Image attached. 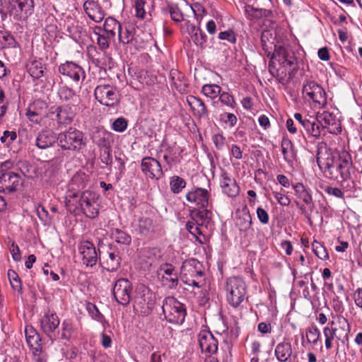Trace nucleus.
I'll return each instance as SVG.
<instances>
[{
  "mask_svg": "<svg viewBox=\"0 0 362 362\" xmlns=\"http://www.w3.org/2000/svg\"><path fill=\"white\" fill-rule=\"evenodd\" d=\"M32 351L33 358L36 362L45 361V354L43 351V346L41 341L36 342V345L29 346Z\"/></svg>",
  "mask_w": 362,
  "mask_h": 362,
  "instance_id": "8fccbe9b",
  "label": "nucleus"
},
{
  "mask_svg": "<svg viewBox=\"0 0 362 362\" xmlns=\"http://www.w3.org/2000/svg\"><path fill=\"white\" fill-rule=\"evenodd\" d=\"M49 115H55V120L59 127H66L71 124L76 115V105L64 104L53 106L49 110Z\"/></svg>",
  "mask_w": 362,
  "mask_h": 362,
  "instance_id": "2eb2a0df",
  "label": "nucleus"
},
{
  "mask_svg": "<svg viewBox=\"0 0 362 362\" xmlns=\"http://www.w3.org/2000/svg\"><path fill=\"white\" fill-rule=\"evenodd\" d=\"M324 191L329 195L333 196L338 199H344V192L339 187H332L331 185H328L325 187Z\"/></svg>",
  "mask_w": 362,
  "mask_h": 362,
  "instance_id": "774afa93",
  "label": "nucleus"
},
{
  "mask_svg": "<svg viewBox=\"0 0 362 362\" xmlns=\"http://www.w3.org/2000/svg\"><path fill=\"white\" fill-rule=\"evenodd\" d=\"M8 277L13 289L16 291H20L22 288V284L17 273L15 271L10 269L8 271Z\"/></svg>",
  "mask_w": 362,
  "mask_h": 362,
  "instance_id": "13d9d810",
  "label": "nucleus"
},
{
  "mask_svg": "<svg viewBox=\"0 0 362 362\" xmlns=\"http://www.w3.org/2000/svg\"><path fill=\"white\" fill-rule=\"evenodd\" d=\"M250 4H246L244 12L252 11L259 8L272 9V1L271 0H250Z\"/></svg>",
  "mask_w": 362,
  "mask_h": 362,
  "instance_id": "79ce46f5",
  "label": "nucleus"
},
{
  "mask_svg": "<svg viewBox=\"0 0 362 362\" xmlns=\"http://www.w3.org/2000/svg\"><path fill=\"white\" fill-rule=\"evenodd\" d=\"M292 354V346L289 341H281L274 349V355L279 362H289Z\"/></svg>",
  "mask_w": 362,
  "mask_h": 362,
  "instance_id": "72a5a7b5",
  "label": "nucleus"
},
{
  "mask_svg": "<svg viewBox=\"0 0 362 362\" xmlns=\"http://www.w3.org/2000/svg\"><path fill=\"white\" fill-rule=\"evenodd\" d=\"M28 72L32 77L39 78L43 76L44 68L40 62L34 61L28 66Z\"/></svg>",
  "mask_w": 362,
  "mask_h": 362,
  "instance_id": "5fc2aeb1",
  "label": "nucleus"
},
{
  "mask_svg": "<svg viewBox=\"0 0 362 362\" xmlns=\"http://www.w3.org/2000/svg\"><path fill=\"white\" fill-rule=\"evenodd\" d=\"M119 40L121 43L126 45L130 43L134 37V29L132 27L125 28L122 30L121 28L118 31Z\"/></svg>",
  "mask_w": 362,
  "mask_h": 362,
  "instance_id": "de8ad7c7",
  "label": "nucleus"
},
{
  "mask_svg": "<svg viewBox=\"0 0 362 362\" xmlns=\"http://www.w3.org/2000/svg\"><path fill=\"white\" fill-rule=\"evenodd\" d=\"M314 254L320 259L326 260L329 259V254L326 248L320 243L315 240L312 244Z\"/></svg>",
  "mask_w": 362,
  "mask_h": 362,
  "instance_id": "864d4df0",
  "label": "nucleus"
},
{
  "mask_svg": "<svg viewBox=\"0 0 362 362\" xmlns=\"http://www.w3.org/2000/svg\"><path fill=\"white\" fill-rule=\"evenodd\" d=\"M221 88L216 84H205L202 86V92L204 95L211 99L216 98L220 94Z\"/></svg>",
  "mask_w": 362,
  "mask_h": 362,
  "instance_id": "3c124183",
  "label": "nucleus"
},
{
  "mask_svg": "<svg viewBox=\"0 0 362 362\" xmlns=\"http://www.w3.org/2000/svg\"><path fill=\"white\" fill-rule=\"evenodd\" d=\"M189 217L197 225L208 228L211 221L212 212L207 208L199 209L194 207L190 211Z\"/></svg>",
  "mask_w": 362,
  "mask_h": 362,
  "instance_id": "7c9ffc66",
  "label": "nucleus"
},
{
  "mask_svg": "<svg viewBox=\"0 0 362 362\" xmlns=\"http://www.w3.org/2000/svg\"><path fill=\"white\" fill-rule=\"evenodd\" d=\"M122 259L117 250L107 252V258L101 264L102 267L109 272H115L120 267Z\"/></svg>",
  "mask_w": 362,
  "mask_h": 362,
  "instance_id": "c9c22d12",
  "label": "nucleus"
},
{
  "mask_svg": "<svg viewBox=\"0 0 362 362\" xmlns=\"http://www.w3.org/2000/svg\"><path fill=\"white\" fill-rule=\"evenodd\" d=\"M57 144L64 151L78 153L86 146V139L83 132L75 127H69L58 134Z\"/></svg>",
  "mask_w": 362,
  "mask_h": 362,
  "instance_id": "20e7f679",
  "label": "nucleus"
},
{
  "mask_svg": "<svg viewBox=\"0 0 362 362\" xmlns=\"http://www.w3.org/2000/svg\"><path fill=\"white\" fill-rule=\"evenodd\" d=\"M25 337L29 346L36 345V342L42 341L40 334L32 327L25 329Z\"/></svg>",
  "mask_w": 362,
  "mask_h": 362,
  "instance_id": "4d7b16f0",
  "label": "nucleus"
},
{
  "mask_svg": "<svg viewBox=\"0 0 362 362\" xmlns=\"http://www.w3.org/2000/svg\"><path fill=\"white\" fill-rule=\"evenodd\" d=\"M17 42L8 32L0 30V49L16 47Z\"/></svg>",
  "mask_w": 362,
  "mask_h": 362,
  "instance_id": "a19ab883",
  "label": "nucleus"
},
{
  "mask_svg": "<svg viewBox=\"0 0 362 362\" xmlns=\"http://www.w3.org/2000/svg\"><path fill=\"white\" fill-rule=\"evenodd\" d=\"M33 0H9L8 11L16 21H25L33 13Z\"/></svg>",
  "mask_w": 362,
  "mask_h": 362,
  "instance_id": "4468645a",
  "label": "nucleus"
},
{
  "mask_svg": "<svg viewBox=\"0 0 362 362\" xmlns=\"http://www.w3.org/2000/svg\"><path fill=\"white\" fill-rule=\"evenodd\" d=\"M202 226H198L193 221H188L185 225L186 230L192 235L197 240H198L200 243H203V241L200 239V236H203L204 238V235L200 228Z\"/></svg>",
  "mask_w": 362,
  "mask_h": 362,
  "instance_id": "49530a36",
  "label": "nucleus"
},
{
  "mask_svg": "<svg viewBox=\"0 0 362 362\" xmlns=\"http://www.w3.org/2000/svg\"><path fill=\"white\" fill-rule=\"evenodd\" d=\"M134 227L138 234L148 237L154 233L156 225L152 218L142 216L137 219Z\"/></svg>",
  "mask_w": 362,
  "mask_h": 362,
  "instance_id": "c85d7f7f",
  "label": "nucleus"
},
{
  "mask_svg": "<svg viewBox=\"0 0 362 362\" xmlns=\"http://www.w3.org/2000/svg\"><path fill=\"white\" fill-rule=\"evenodd\" d=\"M210 192L204 188L196 187L186 194V199L199 209L207 208L209 204Z\"/></svg>",
  "mask_w": 362,
  "mask_h": 362,
  "instance_id": "393cba45",
  "label": "nucleus"
},
{
  "mask_svg": "<svg viewBox=\"0 0 362 362\" xmlns=\"http://www.w3.org/2000/svg\"><path fill=\"white\" fill-rule=\"evenodd\" d=\"M227 302L233 308H238L244 301L247 293V285L243 278L231 276L226 283Z\"/></svg>",
  "mask_w": 362,
  "mask_h": 362,
  "instance_id": "423d86ee",
  "label": "nucleus"
},
{
  "mask_svg": "<svg viewBox=\"0 0 362 362\" xmlns=\"http://www.w3.org/2000/svg\"><path fill=\"white\" fill-rule=\"evenodd\" d=\"M218 95L221 103L231 108H234L235 107L236 103L232 95L228 92H223L222 93H220Z\"/></svg>",
  "mask_w": 362,
  "mask_h": 362,
  "instance_id": "e2e57ef3",
  "label": "nucleus"
},
{
  "mask_svg": "<svg viewBox=\"0 0 362 362\" xmlns=\"http://www.w3.org/2000/svg\"><path fill=\"white\" fill-rule=\"evenodd\" d=\"M220 186L222 192L228 197H235L239 194V186L235 179L226 171H222L221 174Z\"/></svg>",
  "mask_w": 362,
  "mask_h": 362,
  "instance_id": "bb28decb",
  "label": "nucleus"
},
{
  "mask_svg": "<svg viewBox=\"0 0 362 362\" xmlns=\"http://www.w3.org/2000/svg\"><path fill=\"white\" fill-rule=\"evenodd\" d=\"M162 257V252L158 247H149L146 250V257L150 261L151 264L160 261Z\"/></svg>",
  "mask_w": 362,
  "mask_h": 362,
  "instance_id": "603ef678",
  "label": "nucleus"
},
{
  "mask_svg": "<svg viewBox=\"0 0 362 362\" xmlns=\"http://www.w3.org/2000/svg\"><path fill=\"white\" fill-rule=\"evenodd\" d=\"M89 181V176L83 171H77L70 180L65 196V203L69 211H71L72 201L78 198L79 192L84 189Z\"/></svg>",
  "mask_w": 362,
  "mask_h": 362,
  "instance_id": "9b49d317",
  "label": "nucleus"
},
{
  "mask_svg": "<svg viewBox=\"0 0 362 362\" xmlns=\"http://www.w3.org/2000/svg\"><path fill=\"white\" fill-rule=\"evenodd\" d=\"M219 119L222 123L228 124L230 127L235 126L238 122L237 117L230 112H223L220 115Z\"/></svg>",
  "mask_w": 362,
  "mask_h": 362,
  "instance_id": "bf43d9fd",
  "label": "nucleus"
},
{
  "mask_svg": "<svg viewBox=\"0 0 362 362\" xmlns=\"http://www.w3.org/2000/svg\"><path fill=\"white\" fill-rule=\"evenodd\" d=\"M57 95L59 100L63 103H66V104L74 103L76 100L77 98L75 91L66 85L62 86L59 88Z\"/></svg>",
  "mask_w": 362,
  "mask_h": 362,
  "instance_id": "58836bf2",
  "label": "nucleus"
},
{
  "mask_svg": "<svg viewBox=\"0 0 362 362\" xmlns=\"http://www.w3.org/2000/svg\"><path fill=\"white\" fill-rule=\"evenodd\" d=\"M121 28V24L112 17L105 18L103 24V32L107 35V37H112L115 39L116 33Z\"/></svg>",
  "mask_w": 362,
  "mask_h": 362,
  "instance_id": "4c0bfd02",
  "label": "nucleus"
},
{
  "mask_svg": "<svg viewBox=\"0 0 362 362\" xmlns=\"http://www.w3.org/2000/svg\"><path fill=\"white\" fill-rule=\"evenodd\" d=\"M162 310L165 318L169 322L182 325L185 322L187 315L186 306L175 297H166L163 301Z\"/></svg>",
  "mask_w": 362,
  "mask_h": 362,
  "instance_id": "0eeeda50",
  "label": "nucleus"
},
{
  "mask_svg": "<svg viewBox=\"0 0 362 362\" xmlns=\"http://www.w3.org/2000/svg\"><path fill=\"white\" fill-rule=\"evenodd\" d=\"M158 274L163 286L170 289L177 287L179 279L173 265L167 263L161 264Z\"/></svg>",
  "mask_w": 362,
  "mask_h": 362,
  "instance_id": "b1692460",
  "label": "nucleus"
},
{
  "mask_svg": "<svg viewBox=\"0 0 362 362\" xmlns=\"http://www.w3.org/2000/svg\"><path fill=\"white\" fill-rule=\"evenodd\" d=\"M281 148L284 160L288 164L292 163L297 158V150L293 142L288 137H284Z\"/></svg>",
  "mask_w": 362,
  "mask_h": 362,
  "instance_id": "f704fd0d",
  "label": "nucleus"
},
{
  "mask_svg": "<svg viewBox=\"0 0 362 362\" xmlns=\"http://www.w3.org/2000/svg\"><path fill=\"white\" fill-rule=\"evenodd\" d=\"M141 170L146 178L158 180L164 175L160 163L156 158L146 156L141 161Z\"/></svg>",
  "mask_w": 362,
  "mask_h": 362,
  "instance_id": "6ab92c4d",
  "label": "nucleus"
},
{
  "mask_svg": "<svg viewBox=\"0 0 362 362\" xmlns=\"http://www.w3.org/2000/svg\"><path fill=\"white\" fill-rule=\"evenodd\" d=\"M293 189L297 199L304 203V204H300L298 201L296 200V204L298 206L301 214L304 215L305 218L310 219V212H312L315 208V202L311 189L305 187L302 182H297L293 185Z\"/></svg>",
  "mask_w": 362,
  "mask_h": 362,
  "instance_id": "9d476101",
  "label": "nucleus"
},
{
  "mask_svg": "<svg viewBox=\"0 0 362 362\" xmlns=\"http://www.w3.org/2000/svg\"><path fill=\"white\" fill-rule=\"evenodd\" d=\"M187 103L190 107L194 117L199 119L209 117V110L201 98L190 95L187 97Z\"/></svg>",
  "mask_w": 362,
  "mask_h": 362,
  "instance_id": "c756f323",
  "label": "nucleus"
},
{
  "mask_svg": "<svg viewBox=\"0 0 362 362\" xmlns=\"http://www.w3.org/2000/svg\"><path fill=\"white\" fill-rule=\"evenodd\" d=\"M248 20L260 19L262 18H272L274 16L272 9L259 8L252 11L244 12Z\"/></svg>",
  "mask_w": 362,
  "mask_h": 362,
  "instance_id": "a18cd8bd",
  "label": "nucleus"
},
{
  "mask_svg": "<svg viewBox=\"0 0 362 362\" xmlns=\"http://www.w3.org/2000/svg\"><path fill=\"white\" fill-rule=\"evenodd\" d=\"M57 142V136L49 129H43L39 132L35 139V145L41 149H46Z\"/></svg>",
  "mask_w": 362,
  "mask_h": 362,
  "instance_id": "473e14b6",
  "label": "nucleus"
},
{
  "mask_svg": "<svg viewBox=\"0 0 362 362\" xmlns=\"http://www.w3.org/2000/svg\"><path fill=\"white\" fill-rule=\"evenodd\" d=\"M23 180L17 173H5L0 175V192L10 194L18 191Z\"/></svg>",
  "mask_w": 362,
  "mask_h": 362,
  "instance_id": "aec40b11",
  "label": "nucleus"
},
{
  "mask_svg": "<svg viewBox=\"0 0 362 362\" xmlns=\"http://www.w3.org/2000/svg\"><path fill=\"white\" fill-rule=\"evenodd\" d=\"M192 38L197 46L202 48L206 46L207 36L199 27H192Z\"/></svg>",
  "mask_w": 362,
  "mask_h": 362,
  "instance_id": "ea45409f",
  "label": "nucleus"
},
{
  "mask_svg": "<svg viewBox=\"0 0 362 362\" xmlns=\"http://www.w3.org/2000/svg\"><path fill=\"white\" fill-rule=\"evenodd\" d=\"M198 341L202 353L211 355L217 352L218 341L210 331L201 330L198 334Z\"/></svg>",
  "mask_w": 362,
  "mask_h": 362,
  "instance_id": "5701e85b",
  "label": "nucleus"
},
{
  "mask_svg": "<svg viewBox=\"0 0 362 362\" xmlns=\"http://www.w3.org/2000/svg\"><path fill=\"white\" fill-rule=\"evenodd\" d=\"M274 197L277 202L283 206H287L291 204L290 198L284 193V192H273Z\"/></svg>",
  "mask_w": 362,
  "mask_h": 362,
  "instance_id": "0e129e2a",
  "label": "nucleus"
},
{
  "mask_svg": "<svg viewBox=\"0 0 362 362\" xmlns=\"http://www.w3.org/2000/svg\"><path fill=\"white\" fill-rule=\"evenodd\" d=\"M321 333L317 327L312 325L305 329L306 343L316 345L320 340Z\"/></svg>",
  "mask_w": 362,
  "mask_h": 362,
  "instance_id": "c03bdc74",
  "label": "nucleus"
},
{
  "mask_svg": "<svg viewBox=\"0 0 362 362\" xmlns=\"http://www.w3.org/2000/svg\"><path fill=\"white\" fill-rule=\"evenodd\" d=\"M94 96L102 105L112 108L117 107L120 101L119 91L110 84L98 85L94 90Z\"/></svg>",
  "mask_w": 362,
  "mask_h": 362,
  "instance_id": "f8f14e48",
  "label": "nucleus"
},
{
  "mask_svg": "<svg viewBox=\"0 0 362 362\" xmlns=\"http://www.w3.org/2000/svg\"><path fill=\"white\" fill-rule=\"evenodd\" d=\"M83 7L86 15L95 23L101 22L106 15L101 6L94 0H86Z\"/></svg>",
  "mask_w": 362,
  "mask_h": 362,
  "instance_id": "cd10ccee",
  "label": "nucleus"
},
{
  "mask_svg": "<svg viewBox=\"0 0 362 362\" xmlns=\"http://www.w3.org/2000/svg\"><path fill=\"white\" fill-rule=\"evenodd\" d=\"M155 304V293L144 285L138 286L134 299V311L141 315L148 316L153 311Z\"/></svg>",
  "mask_w": 362,
  "mask_h": 362,
  "instance_id": "6e6552de",
  "label": "nucleus"
},
{
  "mask_svg": "<svg viewBox=\"0 0 362 362\" xmlns=\"http://www.w3.org/2000/svg\"><path fill=\"white\" fill-rule=\"evenodd\" d=\"M317 163L329 179L337 178V173L340 174L342 180L349 178L350 168L352 166L351 157L347 152H343L337 159L333 155H329L327 158L318 156Z\"/></svg>",
  "mask_w": 362,
  "mask_h": 362,
  "instance_id": "f03ea898",
  "label": "nucleus"
},
{
  "mask_svg": "<svg viewBox=\"0 0 362 362\" xmlns=\"http://www.w3.org/2000/svg\"><path fill=\"white\" fill-rule=\"evenodd\" d=\"M303 98L317 105L318 107H324L327 105V94L324 88L315 81L306 80L302 88Z\"/></svg>",
  "mask_w": 362,
  "mask_h": 362,
  "instance_id": "1a4fd4ad",
  "label": "nucleus"
},
{
  "mask_svg": "<svg viewBox=\"0 0 362 362\" xmlns=\"http://www.w3.org/2000/svg\"><path fill=\"white\" fill-rule=\"evenodd\" d=\"M181 280L189 286L202 288L205 285V273L202 264L196 259L183 262L181 267Z\"/></svg>",
  "mask_w": 362,
  "mask_h": 362,
  "instance_id": "7ed1b4c3",
  "label": "nucleus"
},
{
  "mask_svg": "<svg viewBox=\"0 0 362 362\" xmlns=\"http://www.w3.org/2000/svg\"><path fill=\"white\" fill-rule=\"evenodd\" d=\"M298 69L296 54L289 45H276L269 63V73L282 84L288 83Z\"/></svg>",
  "mask_w": 362,
  "mask_h": 362,
  "instance_id": "f257e3e1",
  "label": "nucleus"
},
{
  "mask_svg": "<svg viewBox=\"0 0 362 362\" xmlns=\"http://www.w3.org/2000/svg\"><path fill=\"white\" fill-rule=\"evenodd\" d=\"M111 235L112 238L119 244L129 245L132 243V238L130 235L121 229H112Z\"/></svg>",
  "mask_w": 362,
  "mask_h": 362,
  "instance_id": "37998d69",
  "label": "nucleus"
},
{
  "mask_svg": "<svg viewBox=\"0 0 362 362\" xmlns=\"http://www.w3.org/2000/svg\"><path fill=\"white\" fill-rule=\"evenodd\" d=\"M72 329V323L68 320H64L62 324L61 338L63 339H69L71 334Z\"/></svg>",
  "mask_w": 362,
  "mask_h": 362,
  "instance_id": "69168bd1",
  "label": "nucleus"
},
{
  "mask_svg": "<svg viewBox=\"0 0 362 362\" xmlns=\"http://www.w3.org/2000/svg\"><path fill=\"white\" fill-rule=\"evenodd\" d=\"M316 122L321 129H327L330 134H337L341 133V127L339 120L331 112L324 111L318 113L315 117Z\"/></svg>",
  "mask_w": 362,
  "mask_h": 362,
  "instance_id": "412c9836",
  "label": "nucleus"
},
{
  "mask_svg": "<svg viewBox=\"0 0 362 362\" xmlns=\"http://www.w3.org/2000/svg\"><path fill=\"white\" fill-rule=\"evenodd\" d=\"M128 126V121L123 117H118L112 124V129L117 132H124Z\"/></svg>",
  "mask_w": 362,
  "mask_h": 362,
  "instance_id": "052dcab7",
  "label": "nucleus"
},
{
  "mask_svg": "<svg viewBox=\"0 0 362 362\" xmlns=\"http://www.w3.org/2000/svg\"><path fill=\"white\" fill-rule=\"evenodd\" d=\"M186 187V181L177 176L174 175L170 178V187L174 194L180 193Z\"/></svg>",
  "mask_w": 362,
  "mask_h": 362,
  "instance_id": "09e8293b",
  "label": "nucleus"
},
{
  "mask_svg": "<svg viewBox=\"0 0 362 362\" xmlns=\"http://www.w3.org/2000/svg\"><path fill=\"white\" fill-rule=\"evenodd\" d=\"M98 194L91 190H85L80 194V198L72 201L74 208L78 209L87 218L94 219L99 214L100 204Z\"/></svg>",
  "mask_w": 362,
  "mask_h": 362,
  "instance_id": "39448f33",
  "label": "nucleus"
},
{
  "mask_svg": "<svg viewBox=\"0 0 362 362\" xmlns=\"http://www.w3.org/2000/svg\"><path fill=\"white\" fill-rule=\"evenodd\" d=\"M109 135L105 132H99L93 136L94 143L104 148H110V141L107 138Z\"/></svg>",
  "mask_w": 362,
  "mask_h": 362,
  "instance_id": "6e6d98bb",
  "label": "nucleus"
},
{
  "mask_svg": "<svg viewBox=\"0 0 362 362\" xmlns=\"http://www.w3.org/2000/svg\"><path fill=\"white\" fill-rule=\"evenodd\" d=\"M60 320L55 312L51 311L49 309L45 313L40 320V327L43 332L47 334L51 339L52 334L59 327Z\"/></svg>",
  "mask_w": 362,
  "mask_h": 362,
  "instance_id": "a878e982",
  "label": "nucleus"
},
{
  "mask_svg": "<svg viewBox=\"0 0 362 362\" xmlns=\"http://www.w3.org/2000/svg\"><path fill=\"white\" fill-rule=\"evenodd\" d=\"M252 217L248 209L245 206L235 212V225L241 232L247 231L252 226Z\"/></svg>",
  "mask_w": 362,
  "mask_h": 362,
  "instance_id": "2f4dec72",
  "label": "nucleus"
},
{
  "mask_svg": "<svg viewBox=\"0 0 362 362\" xmlns=\"http://www.w3.org/2000/svg\"><path fill=\"white\" fill-rule=\"evenodd\" d=\"M331 327H325L324 329L335 337L337 342L341 341L343 344L349 341V334L351 326L348 320L341 315H337L336 321H332Z\"/></svg>",
  "mask_w": 362,
  "mask_h": 362,
  "instance_id": "ddd939ff",
  "label": "nucleus"
},
{
  "mask_svg": "<svg viewBox=\"0 0 362 362\" xmlns=\"http://www.w3.org/2000/svg\"><path fill=\"white\" fill-rule=\"evenodd\" d=\"M17 139V134L15 131L5 130L3 135L0 137L1 142L6 146H8Z\"/></svg>",
  "mask_w": 362,
  "mask_h": 362,
  "instance_id": "680f3d73",
  "label": "nucleus"
},
{
  "mask_svg": "<svg viewBox=\"0 0 362 362\" xmlns=\"http://www.w3.org/2000/svg\"><path fill=\"white\" fill-rule=\"evenodd\" d=\"M169 13L171 19L175 22L179 23L182 21L184 19L182 11L177 6H170Z\"/></svg>",
  "mask_w": 362,
  "mask_h": 362,
  "instance_id": "338daca9",
  "label": "nucleus"
},
{
  "mask_svg": "<svg viewBox=\"0 0 362 362\" xmlns=\"http://www.w3.org/2000/svg\"><path fill=\"white\" fill-rule=\"evenodd\" d=\"M132 283L127 279H119L115 281L112 293L115 300L120 305H127L131 300Z\"/></svg>",
  "mask_w": 362,
  "mask_h": 362,
  "instance_id": "f3484780",
  "label": "nucleus"
},
{
  "mask_svg": "<svg viewBox=\"0 0 362 362\" xmlns=\"http://www.w3.org/2000/svg\"><path fill=\"white\" fill-rule=\"evenodd\" d=\"M293 118L297 122L298 127L303 129V134L305 132L309 136L315 139H318L320 136V127L316 122L315 117L296 112Z\"/></svg>",
  "mask_w": 362,
  "mask_h": 362,
  "instance_id": "a211bd4d",
  "label": "nucleus"
},
{
  "mask_svg": "<svg viewBox=\"0 0 362 362\" xmlns=\"http://www.w3.org/2000/svg\"><path fill=\"white\" fill-rule=\"evenodd\" d=\"M58 71L60 74L69 78L76 83L80 80L83 81L86 78V72L82 66L72 61H66L61 64L58 67Z\"/></svg>",
  "mask_w": 362,
  "mask_h": 362,
  "instance_id": "4be33fe9",
  "label": "nucleus"
},
{
  "mask_svg": "<svg viewBox=\"0 0 362 362\" xmlns=\"http://www.w3.org/2000/svg\"><path fill=\"white\" fill-rule=\"evenodd\" d=\"M78 250L83 264L93 267L100 259V249L98 250L92 242L82 241L78 246Z\"/></svg>",
  "mask_w": 362,
  "mask_h": 362,
  "instance_id": "dca6fc26",
  "label": "nucleus"
},
{
  "mask_svg": "<svg viewBox=\"0 0 362 362\" xmlns=\"http://www.w3.org/2000/svg\"><path fill=\"white\" fill-rule=\"evenodd\" d=\"M170 79L171 85L180 93H183L187 90L188 85L185 76L175 69H172L170 72Z\"/></svg>",
  "mask_w": 362,
  "mask_h": 362,
  "instance_id": "e433bc0d",
  "label": "nucleus"
}]
</instances>
